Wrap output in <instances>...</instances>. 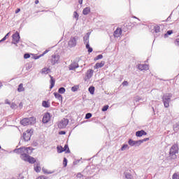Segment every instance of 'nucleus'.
I'll return each mask as SVG.
<instances>
[{
	"instance_id": "1",
	"label": "nucleus",
	"mask_w": 179,
	"mask_h": 179,
	"mask_svg": "<svg viewBox=\"0 0 179 179\" xmlns=\"http://www.w3.org/2000/svg\"><path fill=\"white\" fill-rule=\"evenodd\" d=\"M15 153H17V155H20V159L22 160H24V162H27L29 160V157L30 155L29 154L33 153V148L31 147H22L17 150H15Z\"/></svg>"
},
{
	"instance_id": "2",
	"label": "nucleus",
	"mask_w": 179,
	"mask_h": 179,
	"mask_svg": "<svg viewBox=\"0 0 179 179\" xmlns=\"http://www.w3.org/2000/svg\"><path fill=\"white\" fill-rule=\"evenodd\" d=\"M20 123L24 127L27 125H31V124H36V117H25L21 120Z\"/></svg>"
},
{
	"instance_id": "3",
	"label": "nucleus",
	"mask_w": 179,
	"mask_h": 179,
	"mask_svg": "<svg viewBox=\"0 0 179 179\" xmlns=\"http://www.w3.org/2000/svg\"><path fill=\"white\" fill-rule=\"evenodd\" d=\"M173 95L171 94H166L163 96L162 100L166 108H169L170 107V101H171V97Z\"/></svg>"
},
{
	"instance_id": "4",
	"label": "nucleus",
	"mask_w": 179,
	"mask_h": 179,
	"mask_svg": "<svg viewBox=\"0 0 179 179\" xmlns=\"http://www.w3.org/2000/svg\"><path fill=\"white\" fill-rule=\"evenodd\" d=\"M177 153H178V145L174 144L173 145H172V147L170 149L169 156L172 159H176L177 155H177Z\"/></svg>"
},
{
	"instance_id": "5",
	"label": "nucleus",
	"mask_w": 179,
	"mask_h": 179,
	"mask_svg": "<svg viewBox=\"0 0 179 179\" xmlns=\"http://www.w3.org/2000/svg\"><path fill=\"white\" fill-rule=\"evenodd\" d=\"M59 59H61V56H59V55H53L49 59V62L51 65H55V64H58V62H59Z\"/></svg>"
},
{
	"instance_id": "6",
	"label": "nucleus",
	"mask_w": 179,
	"mask_h": 179,
	"mask_svg": "<svg viewBox=\"0 0 179 179\" xmlns=\"http://www.w3.org/2000/svg\"><path fill=\"white\" fill-rule=\"evenodd\" d=\"M12 43L13 44H17L19 41H20V35L19 34L18 31H16L14 34L12 36Z\"/></svg>"
},
{
	"instance_id": "7",
	"label": "nucleus",
	"mask_w": 179,
	"mask_h": 179,
	"mask_svg": "<svg viewBox=\"0 0 179 179\" xmlns=\"http://www.w3.org/2000/svg\"><path fill=\"white\" fill-rule=\"evenodd\" d=\"M115 38H121L122 36V29L117 27L113 33Z\"/></svg>"
},
{
	"instance_id": "8",
	"label": "nucleus",
	"mask_w": 179,
	"mask_h": 179,
	"mask_svg": "<svg viewBox=\"0 0 179 179\" xmlns=\"http://www.w3.org/2000/svg\"><path fill=\"white\" fill-rule=\"evenodd\" d=\"M69 122V120L68 119H63L58 124V127H59V128L62 129L63 128H66V125H68Z\"/></svg>"
},
{
	"instance_id": "9",
	"label": "nucleus",
	"mask_w": 179,
	"mask_h": 179,
	"mask_svg": "<svg viewBox=\"0 0 179 179\" xmlns=\"http://www.w3.org/2000/svg\"><path fill=\"white\" fill-rule=\"evenodd\" d=\"M23 138L26 142H29V141H30V138H31V132L27 130L26 132L23 134Z\"/></svg>"
},
{
	"instance_id": "10",
	"label": "nucleus",
	"mask_w": 179,
	"mask_h": 179,
	"mask_svg": "<svg viewBox=\"0 0 179 179\" xmlns=\"http://www.w3.org/2000/svg\"><path fill=\"white\" fill-rule=\"evenodd\" d=\"M78 40H79V37L78 36L71 37L70 41H69V45H76Z\"/></svg>"
},
{
	"instance_id": "11",
	"label": "nucleus",
	"mask_w": 179,
	"mask_h": 179,
	"mask_svg": "<svg viewBox=\"0 0 179 179\" xmlns=\"http://www.w3.org/2000/svg\"><path fill=\"white\" fill-rule=\"evenodd\" d=\"M50 120H51V115H50V113H45L43 117V124H47V122H48Z\"/></svg>"
},
{
	"instance_id": "12",
	"label": "nucleus",
	"mask_w": 179,
	"mask_h": 179,
	"mask_svg": "<svg viewBox=\"0 0 179 179\" xmlns=\"http://www.w3.org/2000/svg\"><path fill=\"white\" fill-rule=\"evenodd\" d=\"M138 69H139V71H148L149 66L148 64H138Z\"/></svg>"
},
{
	"instance_id": "13",
	"label": "nucleus",
	"mask_w": 179,
	"mask_h": 179,
	"mask_svg": "<svg viewBox=\"0 0 179 179\" xmlns=\"http://www.w3.org/2000/svg\"><path fill=\"white\" fill-rule=\"evenodd\" d=\"M106 65V62L105 61H101V62H98L95 64L94 66V69H99V68H103Z\"/></svg>"
},
{
	"instance_id": "14",
	"label": "nucleus",
	"mask_w": 179,
	"mask_h": 179,
	"mask_svg": "<svg viewBox=\"0 0 179 179\" xmlns=\"http://www.w3.org/2000/svg\"><path fill=\"white\" fill-rule=\"evenodd\" d=\"M89 37H90V32L87 33L84 36L85 45H89Z\"/></svg>"
},
{
	"instance_id": "15",
	"label": "nucleus",
	"mask_w": 179,
	"mask_h": 179,
	"mask_svg": "<svg viewBox=\"0 0 179 179\" xmlns=\"http://www.w3.org/2000/svg\"><path fill=\"white\" fill-rule=\"evenodd\" d=\"M143 135H148V133H146L145 130H141L136 132V136H138V138L143 136Z\"/></svg>"
},
{
	"instance_id": "16",
	"label": "nucleus",
	"mask_w": 179,
	"mask_h": 179,
	"mask_svg": "<svg viewBox=\"0 0 179 179\" xmlns=\"http://www.w3.org/2000/svg\"><path fill=\"white\" fill-rule=\"evenodd\" d=\"M50 89H52V87H54V86H55V79H54V77H52L51 75H50Z\"/></svg>"
},
{
	"instance_id": "17",
	"label": "nucleus",
	"mask_w": 179,
	"mask_h": 179,
	"mask_svg": "<svg viewBox=\"0 0 179 179\" xmlns=\"http://www.w3.org/2000/svg\"><path fill=\"white\" fill-rule=\"evenodd\" d=\"M79 65L76 63H72L70 64L69 69V71H73V69H76V68H78Z\"/></svg>"
},
{
	"instance_id": "18",
	"label": "nucleus",
	"mask_w": 179,
	"mask_h": 179,
	"mask_svg": "<svg viewBox=\"0 0 179 179\" xmlns=\"http://www.w3.org/2000/svg\"><path fill=\"white\" fill-rule=\"evenodd\" d=\"M90 12H91L90 7H86L83 10V15H89V13H90Z\"/></svg>"
},
{
	"instance_id": "19",
	"label": "nucleus",
	"mask_w": 179,
	"mask_h": 179,
	"mask_svg": "<svg viewBox=\"0 0 179 179\" xmlns=\"http://www.w3.org/2000/svg\"><path fill=\"white\" fill-rule=\"evenodd\" d=\"M93 73H94V71L92 69H89L87 71L86 76H87V79H90V78H92V76H93Z\"/></svg>"
},
{
	"instance_id": "20",
	"label": "nucleus",
	"mask_w": 179,
	"mask_h": 179,
	"mask_svg": "<svg viewBox=\"0 0 179 179\" xmlns=\"http://www.w3.org/2000/svg\"><path fill=\"white\" fill-rule=\"evenodd\" d=\"M50 52V50H45L43 54L38 55V56H36L34 57V59H38V58H41V57H44V55H45V54H47L48 52Z\"/></svg>"
},
{
	"instance_id": "21",
	"label": "nucleus",
	"mask_w": 179,
	"mask_h": 179,
	"mask_svg": "<svg viewBox=\"0 0 179 179\" xmlns=\"http://www.w3.org/2000/svg\"><path fill=\"white\" fill-rule=\"evenodd\" d=\"M54 96L57 100H59V101H62V95L58 94V92H54Z\"/></svg>"
},
{
	"instance_id": "22",
	"label": "nucleus",
	"mask_w": 179,
	"mask_h": 179,
	"mask_svg": "<svg viewBox=\"0 0 179 179\" xmlns=\"http://www.w3.org/2000/svg\"><path fill=\"white\" fill-rule=\"evenodd\" d=\"M43 107H45V108H49L50 107V101H43L42 102Z\"/></svg>"
},
{
	"instance_id": "23",
	"label": "nucleus",
	"mask_w": 179,
	"mask_h": 179,
	"mask_svg": "<svg viewBox=\"0 0 179 179\" xmlns=\"http://www.w3.org/2000/svg\"><path fill=\"white\" fill-rule=\"evenodd\" d=\"M28 163H30L31 164H34L36 163V159L34 157L29 156L28 158Z\"/></svg>"
},
{
	"instance_id": "24",
	"label": "nucleus",
	"mask_w": 179,
	"mask_h": 179,
	"mask_svg": "<svg viewBox=\"0 0 179 179\" xmlns=\"http://www.w3.org/2000/svg\"><path fill=\"white\" fill-rule=\"evenodd\" d=\"M17 92H19L20 93L22 92H24V88L23 87V83H21L19 85L17 88Z\"/></svg>"
},
{
	"instance_id": "25",
	"label": "nucleus",
	"mask_w": 179,
	"mask_h": 179,
	"mask_svg": "<svg viewBox=\"0 0 179 179\" xmlns=\"http://www.w3.org/2000/svg\"><path fill=\"white\" fill-rule=\"evenodd\" d=\"M63 150L66 153H71V150H69V147L68 146V144H66L64 145V148H63Z\"/></svg>"
},
{
	"instance_id": "26",
	"label": "nucleus",
	"mask_w": 179,
	"mask_h": 179,
	"mask_svg": "<svg viewBox=\"0 0 179 179\" xmlns=\"http://www.w3.org/2000/svg\"><path fill=\"white\" fill-rule=\"evenodd\" d=\"M128 143L130 146H135V145H136V141H135L132 139H129L128 141Z\"/></svg>"
},
{
	"instance_id": "27",
	"label": "nucleus",
	"mask_w": 179,
	"mask_h": 179,
	"mask_svg": "<svg viewBox=\"0 0 179 179\" xmlns=\"http://www.w3.org/2000/svg\"><path fill=\"white\" fill-rule=\"evenodd\" d=\"M50 69L47 68V67H45L43 68L42 70H41V73H45V74H47L48 73V72H50Z\"/></svg>"
},
{
	"instance_id": "28",
	"label": "nucleus",
	"mask_w": 179,
	"mask_h": 179,
	"mask_svg": "<svg viewBox=\"0 0 179 179\" xmlns=\"http://www.w3.org/2000/svg\"><path fill=\"white\" fill-rule=\"evenodd\" d=\"M34 170L36 173H40V171H41V167H40V165L37 164L35 167H34Z\"/></svg>"
},
{
	"instance_id": "29",
	"label": "nucleus",
	"mask_w": 179,
	"mask_h": 179,
	"mask_svg": "<svg viewBox=\"0 0 179 179\" xmlns=\"http://www.w3.org/2000/svg\"><path fill=\"white\" fill-rule=\"evenodd\" d=\"M57 152L59 153H62V152H64V148L61 145H58L57 147Z\"/></svg>"
},
{
	"instance_id": "30",
	"label": "nucleus",
	"mask_w": 179,
	"mask_h": 179,
	"mask_svg": "<svg viewBox=\"0 0 179 179\" xmlns=\"http://www.w3.org/2000/svg\"><path fill=\"white\" fill-rule=\"evenodd\" d=\"M88 90L90 93V94H94V87H93V86L90 87Z\"/></svg>"
},
{
	"instance_id": "31",
	"label": "nucleus",
	"mask_w": 179,
	"mask_h": 179,
	"mask_svg": "<svg viewBox=\"0 0 179 179\" xmlns=\"http://www.w3.org/2000/svg\"><path fill=\"white\" fill-rule=\"evenodd\" d=\"M9 34H10V32H8L1 40H0V43H2V41H5L6 38H8Z\"/></svg>"
},
{
	"instance_id": "32",
	"label": "nucleus",
	"mask_w": 179,
	"mask_h": 179,
	"mask_svg": "<svg viewBox=\"0 0 179 179\" xmlns=\"http://www.w3.org/2000/svg\"><path fill=\"white\" fill-rule=\"evenodd\" d=\"M103 55H99L96 57H94V61H99V59H102Z\"/></svg>"
},
{
	"instance_id": "33",
	"label": "nucleus",
	"mask_w": 179,
	"mask_h": 179,
	"mask_svg": "<svg viewBox=\"0 0 179 179\" xmlns=\"http://www.w3.org/2000/svg\"><path fill=\"white\" fill-rule=\"evenodd\" d=\"M65 92H66V90L64 87H60L58 90V92L60 93L61 94H64Z\"/></svg>"
},
{
	"instance_id": "34",
	"label": "nucleus",
	"mask_w": 179,
	"mask_h": 179,
	"mask_svg": "<svg viewBox=\"0 0 179 179\" xmlns=\"http://www.w3.org/2000/svg\"><path fill=\"white\" fill-rule=\"evenodd\" d=\"M173 34V30H169L164 34V37H168V36H171Z\"/></svg>"
},
{
	"instance_id": "35",
	"label": "nucleus",
	"mask_w": 179,
	"mask_h": 179,
	"mask_svg": "<svg viewBox=\"0 0 179 179\" xmlns=\"http://www.w3.org/2000/svg\"><path fill=\"white\" fill-rule=\"evenodd\" d=\"M67 165H68V159H66V158L64 157L63 160V166L64 167H66Z\"/></svg>"
},
{
	"instance_id": "36",
	"label": "nucleus",
	"mask_w": 179,
	"mask_h": 179,
	"mask_svg": "<svg viewBox=\"0 0 179 179\" xmlns=\"http://www.w3.org/2000/svg\"><path fill=\"white\" fill-rule=\"evenodd\" d=\"M125 177L127 179H134V177L131 173H126Z\"/></svg>"
},
{
	"instance_id": "37",
	"label": "nucleus",
	"mask_w": 179,
	"mask_h": 179,
	"mask_svg": "<svg viewBox=\"0 0 179 179\" xmlns=\"http://www.w3.org/2000/svg\"><path fill=\"white\" fill-rule=\"evenodd\" d=\"M173 179H179V174L177 173H175L173 176H172Z\"/></svg>"
},
{
	"instance_id": "38",
	"label": "nucleus",
	"mask_w": 179,
	"mask_h": 179,
	"mask_svg": "<svg viewBox=\"0 0 179 179\" xmlns=\"http://www.w3.org/2000/svg\"><path fill=\"white\" fill-rule=\"evenodd\" d=\"M86 48H87V50H88L89 53L92 52L93 48H90V45H86Z\"/></svg>"
},
{
	"instance_id": "39",
	"label": "nucleus",
	"mask_w": 179,
	"mask_h": 179,
	"mask_svg": "<svg viewBox=\"0 0 179 179\" xmlns=\"http://www.w3.org/2000/svg\"><path fill=\"white\" fill-rule=\"evenodd\" d=\"M108 105H106L102 108V111H107V110H108Z\"/></svg>"
},
{
	"instance_id": "40",
	"label": "nucleus",
	"mask_w": 179,
	"mask_h": 179,
	"mask_svg": "<svg viewBox=\"0 0 179 179\" xmlns=\"http://www.w3.org/2000/svg\"><path fill=\"white\" fill-rule=\"evenodd\" d=\"M89 118H92V113H87L85 115V119L89 120Z\"/></svg>"
},
{
	"instance_id": "41",
	"label": "nucleus",
	"mask_w": 179,
	"mask_h": 179,
	"mask_svg": "<svg viewBox=\"0 0 179 179\" xmlns=\"http://www.w3.org/2000/svg\"><path fill=\"white\" fill-rule=\"evenodd\" d=\"M142 143H143L142 140H139V141H136V145H137L138 146L142 145Z\"/></svg>"
},
{
	"instance_id": "42",
	"label": "nucleus",
	"mask_w": 179,
	"mask_h": 179,
	"mask_svg": "<svg viewBox=\"0 0 179 179\" xmlns=\"http://www.w3.org/2000/svg\"><path fill=\"white\" fill-rule=\"evenodd\" d=\"M128 148V145L127 144H124L122 145L121 150H125V149H127Z\"/></svg>"
},
{
	"instance_id": "43",
	"label": "nucleus",
	"mask_w": 179,
	"mask_h": 179,
	"mask_svg": "<svg viewBox=\"0 0 179 179\" xmlns=\"http://www.w3.org/2000/svg\"><path fill=\"white\" fill-rule=\"evenodd\" d=\"M155 33H159V31H160V27H155Z\"/></svg>"
},
{
	"instance_id": "44",
	"label": "nucleus",
	"mask_w": 179,
	"mask_h": 179,
	"mask_svg": "<svg viewBox=\"0 0 179 179\" xmlns=\"http://www.w3.org/2000/svg\"><path fill=\"white\" fill-rule=\"evenodd\" d=\"M29 57H30V55H29V53H26L24 55V59H27Z\"/></svg>"
},
{
	"instance_id": "45",
	"label": "nucleus",
	"mask_w": 179,
	"mask_h": 179,
	"mask_svg": "<svg viewBox=\"0 0 179 179\" xmlns=\"http://www.w3.org/2000/svg\"><path fill=\"white\" fill-rule=\"evenodd\" d=\"M10 107H11V108H16V107H17V106L16 105V103H12Z\"/></svg>"
},
{
	"instance_id": "46",
	"label": "nucleus",
	"mask_w": 179,
	"mask_h": 179,
	"mask_svg": "<svg viewBox=\"0 0 179 179\" xmlns=\"http://www.w3.org/2000/svg\"><path fill=\"white\" fill-rule=\"evenodd\" d=\"M71 90H72V92H76V90H78V87H72Z\"/></svg>"
},
{
	"instance_id": "47",
	"label": "nucleus",
	"mask_w": 179,
	"mask_h": 179,
	"mask_svg": "<svg viewBox=\"0 0 179 179\" xmlns=\"http://www.w3.org/2000/svg\"><path fill=\"white\" fill-rule=\"evenodd\" d=\"M122 85H123V86H128V81H124V82L122 83Z\"/></svg>"
},
{
	"instance_id": "48",
	"label": "nucleus",
	"mask_w": 179,
	"mask_h": 179,
	"mask_svg": "<svg viewBox=\"0 0 179 179\" xmlns=\"http://www.w3.org/2000/svg\"><path fill=\"white\" fill-rule=\"evenodd\" d=\"M147 141H149V138H145L141 140V141H143V142H147Z\"/></svg>"
},
{
	"instance_id": "49",
	"label": "nucleus",
	"mask_w": 179,
	"mask_h": 179,
	"mask_svg": "<svg viewBox=\"0 0 179 179\" xmlns=\"http://www.w3.org/2000/svg\"><path fill=\"white\" fill-rule=\"evenodd\" d=\"M75 17H78L79 15L76 11L74 12Z\"/></svg>"
},
{
	"instance_id": "50",
	"label": "nucleus",
	"mask_w": 179,
	"mask_h": 179,
	"mask_svg": "<svg viewBox=\"0 0 179 179\" xmlns=\"http://www.w3.org/2000/svg\"><path fill=\"white\" fill-rule=\"evenodd\" d=\"M78 3L80 5H82L83 3V0H78Z\"/></svg>"
},
{
	"instance_id": "51",
	"label": "nucleus",
	"mask_w": 179,
	"mask_h": 179,
	"mask_svg": "<svg viewBox=\"0 0 179 179\" xmlns=\"http://www.w3.org/2000/svg\"><path fill=\"white\" fill-rule=\"evenodd\" d=\"M5 103L6 104H10V102L7 99V100H6Z\"/></svg>"
},
{
	"instance_id": "52",
	"label": "nucleus",
	"mask_w": 179,
	"mask_h": 179,
	"mask_svg": "<svg viewBox=\"0 0 179 179\" xmlns=\"http://www.w3.org/2000/svg\"><path fill=\"white\" fill-rule=\"evenodd\" d=\"M19 12H20V8H17V9L15 10V13H19Z\"/></svg>"
},
{
	"instance_id": "53",
	"label": "nucleus",
	"mask_w": 179,
	"mask_h": 179,
	"mask_svg": "<svg viewBox=\"0 0 179 179\" xmlns=\"http://www.w3.org/2000/svg\"><path fill=\"white\" fill-rule=\"evenodd\" d=\"M59 134H60V135H65V131H60V132H59Z\"/></svg>"
},
{
	"instance_id": "54",
	"label": "nucleus",
	"mask_w": 179,
	"mask_h": 179,
	"mask_svg": "<svg viewBox=\"0 0 179 179\" xmlns=\"http://www.w3.org/2000/svg\"><path fill=\"white\" fill-rule=\"evenodd\" d=\"M176 43H177V44L179 45V38H177V39H176Z\"/></svg>"
},
{
	"instance_id": "55",
	"label": "nucleus",
	"mask_w": 179,
	"mask_h": 179,
	"mask_svg": "<svg viewBox=\"0 0 179 179\" xmlns=\"http://www.w3.org/2000/svg\"><path fill=\"white\" fill-rule=\"evenodd\" d=\"M38 3H39L38 0H36V1H35L36 5H37Z\"/></svg>"
},
{
	"instance_id": "56",
	"label": "nucleus",
	"mask_w": 179,
	"mask_h": 179,
	"mask_svg": "<svg viewBox=\"0 0 179 179\" xmlns=\"http://www.w3.org/2000/svg\"><path fill=\"white\" fill-rule=\"evenodd\" d=\"M20 107H23V103L22 102L20 103Z\"/></svg>"
},
{
	"instance_id": "57",
	"label": "nucleus",
	"mask_w": 179,
	"mask_h": 179,
	"mask_svg": "<svg viewBox=\"0 0 179 179\" xmlns=\"http://www.w3.org/2000/svg\"><path fill=\"white\" fill-rule=\"evenodd\" d=\"M24 177L21 176V177H20L18 179H24Z\"/></svg>"
},
{
	"instance_id": "58",
	"label": "nucleus",
	"mask_w": 179,
	"mask_h": 179,
	"mask_svg": "<svg viewBox=\"0 0 179 179\" xmlns=\"http://www.w3.org/2000/svg\"><path fill=\"white\" fill-rule=\"evenodd\" d=\"M0 149H1V145H0Z\"/></svg>"
}]
</instances>
